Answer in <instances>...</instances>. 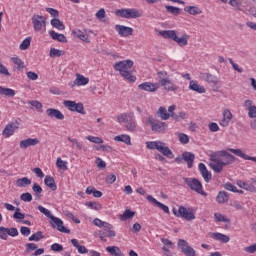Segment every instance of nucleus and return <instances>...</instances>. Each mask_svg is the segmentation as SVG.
Listing matches in <instances>:
<instances>
[{
	"instance_id": "obj_2",
	"label": "nucleus",
	"mask_w": 256,
	"mask_h": 256,
	"mask_svg": "<svg viewBox=\"0 0 256 256\" xmlns=\"http://www.w3.org/2000/svg\"><path fill=\"white\" fill-rule=\"evenodd\" d=\"M134 62L132 60H122L114 64V70L118 71L121 77H123L129 83H135L137 77L131 74L130 70L133 67Z\"/></svg>"
},
{
	"instance_id": "obj_25",
	"label": "nucleus",
	"mask_w": 256,
	"mask_h": 256,
	"mask_svg": "<svg viewBox=\"0 0 256 256\" xmlns=\"http://www.w3.org/2000/svg\"><path fill=\"white\" fill-rule=\"evenodd\" d=\"M222 3H228L230 7L236 9V11H241L245 7V0H220Z\"/></svg>"
},
{
	"instance_id": "obj_49",
	"label": "nucleus",
	"mask_w": 256,
	"mask_h": 256,
	"mask_svg": "<svg viewBox=\"0 0 256 256\" xmlns=\"http://www.w3.org/2000/svg\"><path fill=\"white\" fill-rule=\"evenodd\" d=\"M31 107H34L39 113L43 112V104L37 100H31L28 102Z\"/></svg>"
},
{
	"instance_id": "obj_12",
	"label": "nucleus",
	"mask_w": 256,
	"mask_h": 256,
	"mask_svg": "<svg viewBox=\"0 0 256 256\" xmlns=\"http://www.w3.org/2000/svg\"><path fill=\"white\" fill-rule=\"evenodd\" d=\"M178 249H180L181 253L185 256H197L195 249H193L185 239L178 240Z\"/></svg>"
},
{
	"instance_id": "obj_31",
	"label": "nucleus",
	"mask_w": 256,
	"mask_h": 256,
	"mask_svg": "<svg viewBox=\"0 0 256 256\" xmlns=\"http://www.w3.org/2000/svg\"><path fill=\"white\" fill-rule=\"evenodd\" d=\"M133 112H127V113H122L117 116V122L118 123H127L131 119H133Z\"/></svg>"
},
{
	"instance_id": "obj_54",
	"label": "nucleus",
	"mask_w": 256,
	"mask_h": 256,
	"mask_svg": "<svg viewBox=\"0 0 256 256\" xmlns=\"http://www.w3.org/2000/svg\"><path fill=\"white\" fill-rule=\"evenodd\" d=\"M44 238L45 236L43 235V232L38 231L29 237V241H41V239H44Z\"/></svg>"
},
{
	"instance_id": "obj_56",
	"label": "nucleus",
	"mask_w": 256,
	"mask_h": 256,
	"mask_svg": "<svg viewBox=\"0 0 256 256\" xmlns=\"http://www.w3.org/2000/svg\"><path fill=\"white\" fill-rule=\"evenodd\" d=\"M38 211H40V213L45 215V217H48V219H52V217H53V214H51V211L49 209L43 207L42 205L38 206Z\"/></svg>"
},
{
	"instance_id": "obj_17",
	"label": "nucleus",
	"mask_w": 256,
	"mask_h": 256,
	"mask_svg": "<svg viewBox=\"0 0 256 256\" xmlns=\"http://www.w3.org/2000/svg\"><path fill=\"white\" fill-rule=\"evenodd\" d=\"M233 121V113L230 109H224L222 112V119L219 121L221 127H229V124Z\"/></svg>"
},
{
	"instance_id": "obj_50",
	"label": "nucleus",
	"mask_w": 256,
	"mask_h": 256,
	"mask_svg": "<svg viewBox=\"0 0 256 256\" xmlns=\"http://www.w3.org/2000/svg\"><path fill=\"white\" fill-rule=\"evenodd\" d=\"M49 55L52 58L63 57V55H65V52L63 50H59L57 48H51Z\"/></svg>"
},
{
	"instance_id": "obj_60",
	"label": "nucleus",
	"mask_w": 256,
	"mask_h": 256,
	"mask_svg": "<svg viewBox=\"0 0 256 256\" xmlns=\"http://www.w3.org/2000/svg\"><path fill=\"white\" fill-rule=\"evenodd\" d=\"M165 9L172 15H179L181 13V9L175 6H165Z\"/></svg>"
},
{
	"instance_id": "obj_37",
	"label": "nucleus",
	"mask_w": 256,
	"mask_h": 256,
	"mask_svg": "<svg viewBox=\"0 0 256 256\" xmlns=\"http://www.w3.org/2000/svg\"><path fill=\"white\" fill-rule=\"evenodd\" d=\"M216 201L220 205H223V203H227L229 201V195L227 192L220 191L216 196Z\"/></svg>"
},
{
	"instance_id": "obj_11",
	"label": "nucleus",
	"mask_w": 256,
	"mask_h": 256,
	"mask_svg": "<svg viewBox=\"0 0 256 256\" xmlns=\"http://www.w3.org/2000/svg\"><path fill=\"white\" fill-rule=\"evenodd\" d=\"M186 185H188V187H190L192 191H195L196 193H199V195L207 197V194L205 193V191H203V184H201V181H199L197 178L187 179Z\"/></svg>"
},
{
	"instance_id": "obj_21",
	"label": "nucleus",
	"mask_w": 256,
	"mask_h": 256,
	"mask_svg": "<svg viewBox=\"0 0 256 256\" xmlns=\"http://www.w3.org/2000/svg\"><path fill=\"white\" fill-rule=\"evenodd\" d=\"M146 199L147 201H149V203H153L155 207H158L159 209L163 210L167 215L171 214V211L169 210V206L159 202V200L155 199V197L148 195Z\"/></svg>"
},
{
	"instance_id": "obj_42",
	"label": "nucleus",
	"mask_w": 256,
	"mask_h": 256,
	"mask_svg": "<svg viewBox=\"0 0 256 256\" xmlns=\"http://www.w3.org/2000/svg\"><path fill=\"white\" fill-rule=\"evenodd\" d=\"M50 23L54 29H58V31H65V24H63L61 20L54 18Z\"/></svg>"
},
{
	"instance_id": "obj_44",
	"label": "nucleus",
	"mask_w": 256,
	"mask_h": 256,
	"mask_svg": "<svg viewBox=\"0 0 256 256\" xmlns=\"http://www.w3.org/2000/svg\"><path fill=\"white\" fill-rule=\"evenodd\" d=\"M135 217V211L126 209L122 215H120V221H128V219H133Z\"/></svg>"
},
{
	"instance_id": "obj_58",
	"label": "nucleus",
	"mask_w": 256,
	"mask_h": 256,
	"mask_svg": "<svg viewBox=\"0 0 256 256\" xmlns=\"http://www.w3.org/2000/svg\"><path fill=\"white\" fill-rule=\"evenodd\" d=\"M20 199L25 203H31L33 201V195H31L29 192H26L20 195Z\"/></svg>"
},
{
	"instance_id": "obj_33",
	"label": "nucleus",
	"mask_w": 256,
	"mask_h": 256,
	"mask_svg": "<svg viewBox=\"0 0 256 256\" xmlns=\"http://www.w3.org/2000/svg\"><path fill=\"white\" fill-rule=\"evenodd\" d=\"M114 141L118 143H125V145H131V136L127 134H121L114 137Z\"/></svg>"
},
{
	"instance_id": "obj_29",
	"label": "nucleus",
	"mask_w": 256,
	"mask_h": 256,
	"mask_svg": "<svg viewBox=\"0 0 256 256\" xmlns=\"http://www.w3.org/2000/svg\"><path fill=\"white\" fill-rule=\"evenodd\" d=\"M199 171L204 179V181L206 183H209L211 181V172H209V170H207V166H205V164L203 163H200L199 164Z\"/></svg>"
},
{
	"instance_id": "obj_20",
	"label": "nucleus",
	"mask_w": 256,
	"mask_h": 256,
	"mask_svg": "<svg viewBox=\"0 0 256 256\" xmlns=\"http://www.w3.org/2000/svg\"><path fill=\"white\" fill-rule=\"evenodd\" d=\"M46 115H48L50 119H57L58 121H63L65 119V114L55 108H48L46 110Z\"/></svg>"
},
{
	"instance_id": "obj_5",
	"label": "nucleus",
	"mask_w": 256,
	"mask_h": 256,
	"mask_svg": "<svg viewBox=\"0 0 256 256\" xmlns=\"http://www.w3.org/2000/svg\"><path fill=\"white\" fill-rule=\"evenodd\" d=\"M146 149H150L151 151L156 149V151H159V153H162V155H164V157H167L168 159H173V157H175L173 155V151L169 149V146H167L166 143H163L159 140L147 141Z\"/></svg>"
},
{
	"instance_id": "obj_1",
	"label": "nucleus",
	"mask_w": 256,
	"mask_h": 256,
	"mask_svg": "<svg viewBox=\"0 0 256 256\" xmlns=\"http://www.w3.org/2000/svg\"><path fill=\"white\" fill-rule=\"evenodd\" d=\"M233 163H235V156L226 150H221L210 156L209 167L214 173H222L226 165H233Z\"/></svg>"
},
{
	"instance_id": "obj_38",
	"label": "nucleus",
	"mask_w": 256,
	"mask_h": 256,
	"mask_svg": "<svg viewBox=\"0 0 256 256\" xmlns=\"http://www.w3.org/2000/svg\"><path fill=\"white\" fill-rule=\"evenodd\" d=\"M32 181L31 179L27 177L19 178L16 180L15 185L16 187H29L31 185Z\"/></svg>"
},
{
	"instance_id": "obj_19",
	"label": "nucleus",
	"mask_w": 256,
	"mask_h": 256,
	"mask_svg": "<svg viewBox=\"0 0 256 256\" xmlns=\"http://www.w3.org/2000/svg\"><path fill=\"white\" fill-rule=\"evenodd\" d=\"M50 220L52 221V227L57 229V231H60L61 233H70L69 229L65 228V225H63V220L60 218L52 216Z\"/></svg>"
},
{
	"instance_id": "obj_51",
	"label": "nucleus",
	"mask_w": 256,
	"mask_h": 256,
	"mask_svg": "<svg viewBox=\"0 0 256 256\" xmlns=\"http://www.w3.org/2000/svg\"><path fill=\"white\" fill-rule=\"evenodd\" d=\"M87 141L90 143H95L96 145H103V138L97 136H86Z\"/></svg>"
},
{
	"instance_id": "obj_7",
	"label": "nucleus",
	"mask_w": 256,
	"mask_h": 256,
	"mask_svg": "<svg viewBox=\"0 0 256 256\" xmlns=\"http://www.w3.org/2000/svg\"><path fill=\"white\" fill-rule=\"evenodd\" d=\"M173 215L175 217H179L180 219H185L186 221H195V213L193 212V208H187L183 205L177 208L172 209Z\"/></svg>"
},
{
	"instance_id": "obj_41",
	"label": "nucleus",
	"mask_w": 256,
	"mask_h": 256,
	"mask_svg": "<svg viewBox=\"0 0 256 256\" xmlns=\"http://www.w3.org/2000/svg\"><path fill=\"white\" fill-rule=\"evenodd\" d=\"M44 183L47 187L52 189V191H57V185L55 184V179L51 176H46L44 179Z\"/></svg>"
},
{
	"instance_id": "obj_3",
	"label": "nucleus",
	"mask_w": 256,
	"mask_h": 256,
	"mask_svg": "<svg viewBox=\"0 0 256 256\" xmlns=\"http://www.w3.org/2000/svg\"><path fill=\"white\" fill-rule=\"evenodd\" d=\"M159 35L164 39H171L179 47H187L189 45V34H183L181 37L177 35V31L175 30H162L159 32Z\"/></svg>"
},
{
	"instance_id": "obj_48",
	"label": "nucleus",
	"mask_w": 256,
	"mask_h": 256,
	"mask_svg": "<svg viewBox=\"0 0 256 256\" xmlns=\"http://www.w3.org/2000/svg\"><path fill=\"white\" fill-rule=\"evenodd\" d=\"M214 219L217 223H229V218L221 213H215Z\"/></svg>"
},
{
	"instance_id": "obj_10",
	"label": "nucleus",
	"mask_w": 256,
	"mask_h": 256,
	"mask_svg": "<svg viewBox=\"0 0 256 256\" xmlns=\"http://www.w3.org/2000/svg\"><path fill=\"white\" fill-rule=\"evenodd\" d=\"M64 107H67L69 111L80 113V115H85V106L81 102H75L71 100L63 101Z\"/></svg>"
},
{
	"instance_id": "obj_46",
	"label": "nucleus",
	"mask_w": 256,
	"mask_h": 256,
	"mask_svg": "<svg viewBox=\"0 0 256 256\" xmlns=\"http://www.w3.org/2000/svg\"><path fill=\"white\" fill-rule=\"evenodd\" d=\"M0 95H4L5 97H15V90L0 86Z\"/></svg>"
},
{
	"instance_id": "obj_40",
	"label": "nucleus",
	"mask_w": 256,
	"mask_h": 256,
	"mask_svg": "<svg viewBox=\"0 0 256 256\" xmlns=\"http://www.w3.org/2000/svg\"><path fill=\"white\" fill-rule=\"evenodd\" d=\"M86 194L87 195H93V197H96V198H100V197H103V192L101 191H98L97 189H95V187L93 186H89L87 187L86 189Z\"/></svg>"
},
{
	"instance_id": "obj_9",
	"label": "nucleus",
	"mask_w": 256,
	"mask_h": 256,
	"mask_svg": "<svg viewBox=\"0 0 256 256\" xmlns=\"http://www.w3.org/2000/svg\"><path fill=\"white\" fill-rule=\"evenodd\" d=\"M148 125H151L152 131L155 133H165L167 131V123L155 120L152 116L147 118Z\"/></svg>"
},
{
	"instance_id": "obj_43",
	"label": "nucleus",
	"mask_w": 256,
	"mask_h": 256,
	"mask_svg": "<svg viewBox=\"0 0 256 256\" xmlns=\"http://www.w3.org/2000/svg\"><path fill=\"white\" fill-rule=\"evenodd\" d=\"M184 11L186 13H189V15H201L202 11L197 6H186L184 8Z\"/></svg>"
},
{
	"instance_id": "obj_13",
	"label": "nucleus",
	"mask_w": 256,
	"mask_h": 256,
	"mask_svg": "<svg viewBox=\"0 0 256 256\" xmlns=\"http://www.w3.org/2000/svg\"><path fill=\"white\" fill-rule=\"evenodd\" d=\"M17 129H19V123L17 121L8 123L2 131V135L6 139H9V137H12V135L15 134Z\"/></svg>"
},
{
	"instance_id": "obj_27",
	"label": "nucleus",
	"mask_w": 256,
	"mask_h": 256,
	"mask_svg": "<svg viewBox=\"0 0 256 256\" xmlns=\"http://www.w3.org/2000/svg\"><path fill=\"white\" fill-rule=\"evenodd\" d=\"M72 35L80 39V41H84V43H91L89 39V34L81 31V29L75 28L72 30Z\"/></svg>"
},
{
	"instance_id": "obj_35",
	"label": "nucleus",
	"mask_w": 256,
	"mask_h": 256,
	"mask_svg": "<svg viewBox=\"0 0 256 256\" xmlns=\"http://www.w3.org/2000/svg\"><path fill=\"white\" fill-rule=\"evenodd\" d=\"M106 251L112 256H125V254L121 252V248L117 246H108L106 247Z\"/></svg>"
},
{
	"instance_id": "obj_14",
	"label": "nucleus",
	"mask_w": 256,
	"mask_h": 256,
	"mask_svg": "<svg viewBox=\"0 0 256 256\" xmlns=\"http://www.w3.org/2000/svg\"><path fill=\"white\" fill-rule=\"evenodd\" d=\"M116 235L117 233L115 232V230H113V225L111 224H108V227L103 228V230L99 233L100 239L104 242L107 241V237L109 239H113V237H116Z\"/></svg>"
},
{
	"instance_id": "obj_62",
	"label": "nucleus",
	"mask_w": 256,
	"mask_h": 256,
	"mask_svg": "<svg viewBox=\"0 0 256 256\" xmlns=\"http://www.w3.org/2000/svg\"><path fill=\"white\" fill-rule=\"evenodd\" d=\"M13 218L16 220L23 221V219H25V214L21 213L20 208H16L15 213L13 214Z\"/></svg>"
},
{
	"instance_id": "obj_63",
	"label": "nucleus",
	"mask_w": 256,
	"mask_h": 256,
	"mask_svg": "<svg viewBox=\"0 0 256 256\" xmlns=\"http://www.w3.org/2000/svg\"><path fill=\"white\" fill-rule=\"evenodd\" d=\"M178 139L182 145H187V143H189V136L187 134H178Z\"/></svg>"
},
{
	"instance_id": "obj_61",
	"label": "nucleus",
	"mask_w": 256,
	"mask_h": 256,
	"mask_svg": "<svg viewBox=\"0 0 256 256\" xmlns=\"http://www.w3.org/2000/svg\"><path fill=\"white\" fill-rule=\"evenodd\" d=\"M175 109H176L175 105L169 106L168 114L170 115V117H172V119H174V121H179V116L177 114H175Z\"/></svg>"
},
{
	"instance_id": "obj_8",
	"label": "nucleus",
	"mask_w": 256,
	"mask_h": 256,
	"mask_svg": "<svg viewBox=\"0 0 256 256\" xmlns=\"http://www.w3.org/2000/svg\"><path fill=\"white\" fill-rule=\"evenodd\" d=\"M34 31L45 33L47 31V18L42 15L34 14L31 18Z\"/></svg>"
},
{
	"instance_id": "obj_57",
	"label": "nucleus",
	"mask_w": 256,
	"mask_h": 256,
	"mask_svg": "<svg viewBox=\"0 0 256 256\" xmlns=\"http://www.w3.org/2000/svg\"><path fill=\"white\" fill-rule=\"evenodd\" d=\"M68 141L70 143H72V147H75L76 149H78L79 151H81V149H83V144L81 142H79L77 139L68 137Z\"/></svg>"
},
{
	"instance_id": "obj_34",
	"label": "nucleus",
	"mask_w": 256,
	"mask_h": 256,
	"mask_svg": "<svg viewBox=\"0 0 256 256\" xmlns=\"http://www.w3.org/2000/svg\"><path fill=\"white\" fill-rule=\"evenodd\" d=\"M74 83L78 87L85 86V85L89 84V78H87L81 74H77Z\"/></svg>"
},
{
	"instance_id": "obj_55",
	"label": "nucleus",
	"mask_w": 256,
	"mask_h": 256,
	"mask_svg": "<svg viewBox=\"0 0 256 256\" xmlns=\"http://www.w3.org/2000/svg\"><path fill=\"white\" fill-rule=\"evenodd\" d=\"M86 207H88L89 209H93L94 211H101V209H103L101 204L97 202H88L86 203Z\"/></svg>"
},
{
	"instance_id": "obj_28",
	"label": "nucleus",
	"mask_w": 256,
	"mask_h": 256,
	"mask_svg": "<svg viewBox=\"0 0 256 256\" xmlns=\"http://www.w3.org/2000/svg\"><path fill=\"white\" fill-rule=\"evenodd\" d=\"M188 89H190V91H195L196 93H199V94H203V93H206L207 90L205 89L204 86H201L199 84V82H197L196 80H191L189 82V86H188Z\"/></svg>"
},
{
	"instance_id": "obj_45",
	"label": "nucleus",
	"mask_w": 256,
	"mask_h": 256,
	"mask_svg": "<svg viewBox=\"0 0 256 256\" xmlns=\"http://www.w3.org/2000/svg\"><path fill=\"white\" fill-rule=\"evenodd\" d=\"M127 131H135V129H137V122L135 121V114H133L132 119L128 120V122H126L125 125Z\"/></svg>"
},
{
	"instance_id": "obj_26",
	"label": "nucleus",
	"mask_w": 256,
	"mask_h": 256,
	"mask_svg": "<svg viewBox=\"0 0 256 256\" xmlns=\"http://www.w3.org/2000/svg\"><path fill=\"white\" fill-rule=\"evenodd\" d=\"M228 151H230V153H233L234 155H237V157H241V159H244L245 161H253L254 163H256V157H251L245 154L241 149L230 148L228 149Z\"/></svg>"
},
{
	"instance_id": "obj_52",
	"label": "nucleus",
	"mask_w": 256,
	"mask_h": 256,
	"mask_svg": "<svg viewBox=\"0 0 256 256\" xmlns=\"http://www.w3.org/2000/svg\"><path fill=\"white\" fill-rule=\"evenodd\" d=\"M93 223L96 227H99L100 229H105V227H109V223L108 222H105V221H102L101 219L99 218H95L93 220Z\"/></svg>"
},
{
	"instance_id": "obj_64",
	"label": "nucleus",
	"mask_w": 256,
	"mask_h": 256,
	"mask_svg": "<svg viewBox=\"0 0 256 256\" xmlns=\"http://www.w3.org/2000/svg\"><path fill=\"white\" fill-rule=\"evenodd\" d=\"M244 252L248 253L249 255H253V253H256V243L245 247Z\"/></svg>"
},
{
	"instance_id": "obj_59",
	"label": "nucleus",
	"mask_w": 256,
	"mask_h": 256,
	"mask_svg": "<svg viewBox=\"0 0 256 256\" xmlns=\"http://www.w3.org/2000/svg\"><path fill=\"white\" fill-rule=\"evenodd\" d=\"M56 166L58 167V169H62L63 171H67V161H64L61 158H57Z\"/></svg>"
},
{
	"instance_id": "obj_4",
	"label": "nucleus",
	"mask_w": 256,
	"mask_h": 256,
	"mask_svg": "<svg viewBox=\"0 0 256 256\" xmlns=\"http://www.w3.org/2000/svg\"><path fill=\"white\" fill-rule=\"evenodd\" d=\"M159 85L163 87L165 91H170L171 93H177L179 91V86L169 78V74L165 71H159L157 73Z\"/></svg>"
},
{
	"instance_id": "obj_16",
	"label": "nucleus",
	"mask_w": 256,
	"mask_h": 256,
	"mask_svg": "<svg viewBox=\"0 0 256 256\" xmlns=\"http://www.w3.org/2000/svg\"><path fill=\"white\" fill-rule=\"evenodd\" d=\"M159 87V83L153 82H143L138 85V89H140V91H146L147 93H155V91L159 90Z\"/></svg>"
},
{
	"instance_id": "obj_23",
	"label": "nucleus",
	"mask_w": 256,
	"mask_h": 256,
	"mask_svg": "<svg viewBox=\"0 0 256 256\" xmlns=\"http://www.w3.org/2000/svg\"><path fill=\"white\" fill-rule=\"evenodd\" d=\"M209 238L214 239V241H220V243H229L231 241L228 235L219 232H210Z\"/></svg>"
},
{
	"instance_id": "obj_30",
	"label": "nucleus",
	"mask_w": 256,
	"mask_h": 256,
	"mask_svg": "<svg viewBox=\"0 0 256 256\" xmlns=\"http://www.w3.org/2000/svg\"><path fill=\"white\" fill-rule=\"evenodd\" d=\"M236 185L240 187V189H245V191H250L251 193H256V187L253 184H249L243 180H238Z\"/></svg>"
},
{
	"instance_id": "obj_6",
	"label": "nucleus",
	"mask_w": 256,
	"mask_h": 256,
	"mask_svg": "<svg viewBox=\"0 0 256 256\" xmlns=\"http://www.w3.org/2000/svg\"><path fill=\"white\" fill-rule=\"evenodd\" d=\"M115 15L122 19H139V17H143V11L137 8H122L116 10Z\"/></svg>"
},
{
	"instance_id": "obj_39",
	"label": "nucleus",
	"mask_w": 256,
	"mask_h": 256,
	"mask_svg": "<svg viewBox=\"0 0 256 256\" xmlns=\"http://www.w3.org/2000/svg\"><path fill=\"white\" fill-rule=\"evenodd\" d=\"M157 115L160 117V119H162V121H167L171 117V115H169V113H167V108H165L163 106H161L158 109Z\"/></svg>"
},
{
	"instance_id": "obj_18",
	"label": "nucleus",
	"mask_w": 256,
	"mask_h": 256,
	"mask_svg": "<svg viewBox=\"0 0 256 256\" xmlns=\"http://www.w3.org/2000/svg\"><path fill=\"white\" fill-rule=\"evenodd\" d=\"M115 31L120 37H131L133 35V28L121 24L115 25Z\"/></svg>"
},
{
	"instance_id": "obj_15",
	"label": "nucleus",
	"mask_w": 256,
	"mask_h": 256,
	"mask_svg": "<svg viewBox=\"0 0 256 256\" xmlns=\"http://www.w3.org/2000/svg\"><path fill=\"white\" fill-rule=\"evenodd\" d=\"M243 107L248 113V117L250 119H256V105L251 99H247L244 101Z\"/></svg>"
},
{
	"instance_id": "obj_36",
	"label": "nucleus",
	"mask_w": 256,
	"mask_h": 256,
	"mask_svg": "<svg viewBox=\"0 0 256 256\" xmlns=\"http://www.w3.org/2000/svg\"><path fill=\"white\" fill-rule=\"evenodd\" d=\"M182 157H183L184 161H186V163H188L189 169H191L193 167V161H195V155H193V153H191V152H184L182 154Z\"/></svg>"
},
{
	"instance_id": "obj_24",
	"label": "nucleus",
	"mask_w": 256,
	"mask_h": 256,
	"mask_svg": "<svg viewBox=\"0 0 256 256\" xmlns=\"http://www.w3.org/2000/svg\"><path fill=\"white\" fill-rule=\"evenodd\" d=\"M41 143V140L39 138H28L25 140L20 141V149H27L28 147H35L36 145H39Z\"/></svg>"
},
{
	"instance_id": "obj_47",
	"label": "nucleus",
	"mask_w": 256,
	"mask_h": 256,
	"mask_svg": "<svg viewBox=\"0 0 256 256\" xmlns=\"http://www.w3.org/2000/svg\"><path fill=\"white\" fill-rule=\"evenodd\" d=\"M29 47H31V37H27L25 38L21 44L19 45V49L21 51H27V49H29Z\"/></svg>"
},
{
	"instance_id": "obj_53",
	"label": "nucleus",
	"mask_w": 256,
	"mask_h": 256,
	"mask_svg": "<svg viewBox=\"0 0 256 256\" xmlns=\"http://www.w3.org/2000/svg\"><path fill=\"white\" fill-rule=\"evenodd\" d=\"M11 61L16 65L17 69H23L25 67V62H23L19 57H13L11 58Z\"/></svg>"
},
{
	"instance_id": "obj_32",
	"label": "nucleus",
	"mask_w": 256,
	"mask_h": 256,
	"mask_svg": "<svg viewBox=\"0 0 256 256\" xmlns=\"http://www.w3.org/2000/svg\"><path fill=\"white\" fill-rule=\"evenodd\" d=\"M49 35L54 41H59V43H67V37H65V35L63 34H59L55 31H50Z\"/></svg>"
},
{
	"instance_id": "obj_22",
	"label": "nucleus",
	"mask_w": 256,
	"mask_h": 256,
	"mask_svg": "<svg viewBox=\"0 0 256 256\" xmlns=\"http://www.w3.org/2000/svg\"><path fill=\"white\" fill-rule=\"evenodd\" d=\"M200 79L206 81V83H210V85H219V78L207 72L200 73Z\"/></svg>"
}]
</instances>
